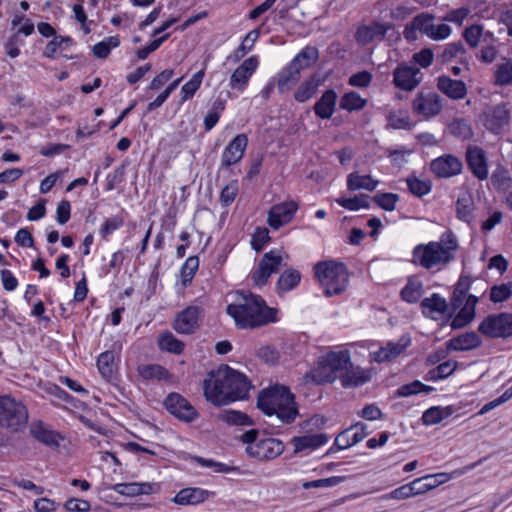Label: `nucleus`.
<instances>
[{
  "label": "nucleus",
  "instance_id": "f257e3e1",
  "mask_svg": "<svg viewBox=\"0 0 512 512\" xmlns=\"http://www.w3.org/2000/svg\"><path fill=\"white\" fill-rule=\"evenodd\" d=\"M250 388L249 379L227 365L211 371L209 378L203 383L206 400L215 406H223L247 398Z\"/></svg>",
  "mask_w": 512,
  "mask_h": 512
},
{
  "label": "nucleus",
  "instance_id": "f03ea898",
  "mask_svg": "<svg viewBox=\"0 0 512 512\" xmlns=\"http://www.w3.org/2000/svg\"><path fill=\"white\" fill-rule=\"evenodd\" d=\"M238 302L229 304L226 312L238 328L254 329L277 320V309L268 307L264 299L252 293L240 291Z\"/></svg>",
  "mask_w": 512,
  "mask_h": 512
},
{
  "label": "nucleus",
  "instance_id": "7ed1b4c3",
  "mask_svg": "<svg viewBox=\"0 0 512 512\" xmlns=\"http://www.w3.org/2000/svg\"><path fill=\"white\" fill-rule=\"evenodd\" d=\"M459 248L455 234L448 230L439 241L420 244L413 249V256L420 266L425 269L446 267L455 259Z\"/></svg>",
  "mask_w": 512,
  "mask_h": 512
},
{
  "label": "nucleus",
  "instance_id": "20e7f679",
  "mask_svg": "<svg viewBox=\"0 0 512 512\" xmlns=\"http://www.w3.org/2000/svg\"><path fill=\"white\" fill-rule=\"evenodd\" d=\"M257 407L267 416L275 415L284 424L292 423L298 414L294 395L286 386L276 385L262 390Z\"/></svg>",
  "mask_w": 512,
  "mask_h": 512
},
{
  "label": "nucleus",
  "instance_id": "39448f33",
  "mask_svg": "<svg viewBox=\"0 0 512 512\" xmlns=\"http://www.w3.org/2000/svg\"><path fill=\"white\" fill-rule=\"evenodd\" d=\"M315 277L324 288L326 297L339 295L347 288L349 275L342 262L329 260L314 266Z\"/></svg>",
  "mask_w": 512,
  "mask_h": 512
},
{
  "label": "nucleus",
  "instance_id": "423d86ee",
  "mask_svg": "<svg viewBox=\"0 0 512 512\" xmlns=\"http://www.w3.org/2000/svg\"><path fill=\"white\" fill-rule=\"evenodd\" d=\"M28 418V409L21 401L0 394V428L21 432L26 428Z\"/></svg>",
  "mask_w": 512,
  "mask_h": 512
},
{
  "label": "nucleus",
  "instance_id": "0eeeda50",
  "mask_svg": "<svg viewBox=\"0 0 512 512\" xmlns=\"http://www.w3.org/2000/svg\"><path fill=\"white\" fill-rule=\"evenodd\" d=\"M351 362L350 353L347 350L330 352L322 358L316 371L320 382L333 383L336 379H342L347 373V367Z\"/></svg>",
  "mask_w": 512,
  "mask_h": 512
},
{
  "label": "nucleus",
  "instance_id": "6e6552de",
  "mask_svg": "<svg viewBox=\"0 0 512 512\" xmlns=\"http://www.w3.org/2000/svg\"><path fill=\"white\" fill-rule=\"evenodd\" d=\"M488 338H509L512 336V313L502 312L488 315L478 327Z\"/></svg>",
  "mask_w": 512,
  "mask_h": 512
},
{
  "label": "nucleus",
  "instance_id": "1a4fd4ad",
  "mask_svg": "<svg viewBox=\"0 0 512 512\" xmlns=\"http://www.w3.org/2000/svg\"><path fill=\"white\" fill-rule=\"evenodd\" d=\"M163 404L171 415L182 422L191 423L199 417L196 408L179 393L172 392L168 394Z\"/></svg>",
  "mask_w": 512,
  "mask_h": 512
},
{
  "label": "nucleus",
  "instance_id": "9d476101",
  "mask_svg": "<svg viewBox=\"0 0 512 512\" xmlns=\"http://www.w3.org/2000/svg\"><path fill=\"white\" fill-rule=\"evenodd\" d=\"M203 308L200 306H188L179 312L173 322V329L183 335L195 333L203 318Z\"/></svg>",
  "mask_w": 512,
  "mask_h": 512
},
{
  "label": "nucleus",
  "instance_id": "9b49d317",
  "mask_svg": "<svg viewBox=\"0 0 512 512\" xmlns=\"http://www.w3.org/2000/svg\"><path fill=\"white\" fill-rule=\"evenodd\" d=\"M284 451V444L279 439H261L254 445H248L246 452L249 456L259 460H272L281 455Z\"/></svg>",
  "mask_w": 512,
  "mask_h": 512
},
{
  "label": "nucleus",
  "instance_id": "f8f14e48",
  "mask_svg": "<svg viewBox=\"0 0 512 512\" xmlns=\"http://www.w3.org/2000/svg\"><path fill=\"white\" fill-rule=\"evenodd\" d=\"M282 263L280 251H270L263 255L258 268L254 271L252 279L256 286H263L267 283L271 274L278 271Z\"/></svg>",
  "mask_w": 512,
  "mask_h": 512
},
{
  "label": "nucleus",
  "instance_id": "ddd939ff",
  "mask_svg": "<svg viewBox=\"0 0 512 512\" xmlns=\"http://www.w3.org/2000/svg\"><path fill=\"white\" fill-rule=\"evenodd\" d=\"M483 116L485 119V127L493 132L499 131L511 120L510 110L507 103H499L494 106L488 107L484 110Z\"/></svg>",
  "mask_w": 512,
  "mask_h": 512
},
{
  "label": "nucleus",
  "instance_id": "4468645a",
  "mask_svg": "<svg viewBox=\"0 0 512 512\" xmlns=\"http://www.w3.org/2000/svg\"><path fill=\"white\" fill-rule=\"evenodd\" d=\"M412 108L415 113L430 118L441 112L442 99L438 94L433 92H420L413 100Z\"/></svg>",
  "mask_w": 512,
  "mask_h": 512
},
{
  "label": "nucleus",
  "instance_id": "2eb2a0df",
  "mask_svg": "<svg viewBox=\"0 0 512 512\" xmlns=\"http://www.w3.org/2000/svg\"><path fill=\"white\" fill-rule=\"evenodd\" d=\"M297 208L293 201L273 205L268 212V225L273 229H279L292 220Z\"/></svg>",
  "mask_w": 512,
  "mask_h": 512
},
{
  "label": "nucleus",
  "instance_id": "dca6fc26",
  "mask_svg": "<svg viewBox=\"0 0 512 512\" xmlns=\"http://www.w3.org/2000/svg\"><path fill=\"white\" fill-rule=\"evenodd\" d=\"M418 74H420V69L416 66L400 64L393 72V83L397 88L411 91L415 89L421 81L420 78L417 77Z\"/></svg>",
  "mask_w": 512,
  "mask_h": 512
},
{
  "label": "nucleus",
  "instance_id": "f3484780",
  "mask_svg": "<svg viewBox=\"0 0 512 512\" xmlns=\"http://www.w3.org/2000/svg\"><path fill=\"white\" fill-rule=\"evenodd\" d=\"M248 138L245 134H238L226 146L222 158L221 168H228L233 164L239 162L247 147Z\"/></svg>",
  "mask_w": 512,
  "mask_h": 512
},
{
  "label": "nucleus",
  "instance_id": "a211bd4d",
  "mask_svg": "<svg viewBox=\"0 0 512 512\" xmlns=\"http://www.w3.org/2000/svg\"><path fill=\"white\" fill-rule=\"evenodd\" d=\"M430 168L438 177L448 178L461 172L462 163L453 155H445L434 159Z\"/></svg>",
  "mask_w": 512,
  "mask_h": 512
},
{
  "label": "nucleus",
  "instance_id": "6ab92c4d",
  "mask_svg": "<svg viewBox=\"0 0 512 512\" xmlns=\"http://www.w3.org/2000/svg\"><path fill=\"white\" fill-rule=\"evenodd\" d=\"M391 28V24H382L379 22H373L371 25H361L356 31L355 39L358 44L366 46L376 37L383 39L387 31Z\"/></svg>",
  "mask_w": 512,
  "mask_h": 512
},
{
  "label": "nucleus",
  "instance_id": "aec40b11",
  "mask_svg": "<svg viewBox=\"0 0 512 512\" xmlns=\"http://www.w3.org/2000/svg\"><path fill=\"white\" fill-rule=\"evenodd\" d=\"M466 161L474 176L479 180L488 177L487 161L483 149L469 147L466 152Z\"/></svg>",
  "mask_w": 512,
  "mask_h": 512
},
{
  "label": "nucleus",
  "instance_id": "412c9836",
  "mask_svg": "<svg viewBox=\"0 0 512 512\" xmlns=\"http://www.w3.org/2000/svg\"><path fill=\"white\" fill-rule=\"evenodd\" d=\"M257 59L255 57L247 58L236 68L230 77V86L232 89L242 90L248 83L249 78L257 68Z\"/></svg>",
  "mask_w": 512,
  "mask_h": 512
},
{
  "label": "nucleus",
  "instance_id": "4be33fe9",
  "mask_svg": "<svg viewBox=\"0 0 512 512\" xmlns=\"http://www.w3.org/2000/svg\"><path fill=\"white\" fill-rule=\"evenodd\" d=\"M29 432L38 442L48 447L57 448L59 446V435L40 420L30 424Z\"/></svg>",
  "mask_w": 512,
  "mask_h": 512
},
{
  "label": "nucleus",
  "instance_id": "5701e85b",
  "mask_svg": "<svg viewBox=\"0 0 512 512\" xmlns=\"http://www.w3.org/2000/svg\"><path fill=\"white\" fill-rule=\"evenodd\" d=\"M437 87L443 94L453 100L463 99L467 94V88L463 81L454 80L445 75L438 77Z\"/></svg>",
  "mask_w": 512,
  "mask_h": 512
},
{
  "label": "nucleus",
  "instance_id": "b1692460",
  "mask_svg": "<svg viewBox=\"0 0 512 512\" xmlns=\"http://www.w3.org/2000/svg\"><path fill=\"white\" fill-rule=\"evenodd\" d=\"M212 492L201 488H184L181 489L173 498V502L177 505H196L204 502Z\"/></svg>",
  "mask_w": 512,
  "mask_h": 512
},
{
  "label": "nucleus",
  "instance_id": "393cba45",
  "mask_svg": "<svg viewBox=\"0 0 512 512\" xmlns=\"http://www.w3.org/2000/svg\"><path fill=\"white\" fill-rule=\"evenodd\" d=\"M481 344V338L473 331L453 337L446 342L447 349L452 351H468L478 348Z\"/></svg>",
  "mask_w": 512,
  "mask_h": 512
},
{
  "label": "nucleus",
  "instance_id": "a878e982",
  "mask_svg": "<svg viewBox=\"0 0 512 512\" xmlns=\"http://www.w3.org/2000/svg\"><path fill=\"white\" fill-rule=\"evenodd\" d=\"M478 302V297L469 295L466 298L465 305L460 309L457 315L451 322L453 329H460L468 325L475 317V307Z\"/></svg>",
  "mask_w": 512,
  "mask_h": 512
},
{
  "label": "nucleus",
  "instance_id": "bb28decb",
  "mask_svg": "<svg viewBox=\"0 0 512 512\" xmlns=\"http://www.w3.org/2000/svg\"><path fill=\"white\" fill-rule=\"evenodd\" d=\"M337 94L334 90H327L314 105L315 114L321 119H329L334 113Z\"/></svg>",
  "mask_w": 512,
  "mask_h": 512
},
{
  "label": "nucleus",
  "instance_id": "cd10ccee",
  "mask_svg": "<svg viewBox=\"0 0 512 512\" xmlns=\"http://www.w3.org/2000/svg\"><path fill=\"white\" fill-rule=\"evenodd\" d=\"M113 490L119 494L133 497L143 494H152L155 491V485L152 483H118L113 486Z\"/></svg>",
  "mask_w": 512,
  "mask_h": 512
},
{
  "label": "nucleus",
  "instance_id": "c85d7f7f",
  "mask_svg": "<svg viewBox=\"0 0 512 512\" xmlns=\"http://www.w3.org/2000/svg\"><path fill=\"white\" fill-rule=\"evenodd\" d=\"M410 340L401 338L399 342H389L386 347L380 348L374 353V360L378 363L390 361L399 356L409 345Z\"/></svg>",
  "mask_w": 512,
  "mask_h": 512
},
{
  "label": "nucleus",
  "instance_id": "c756f323",
  "mask_svg": "<svg viewBox=\"0 0 512 512\" xmlns=\"http://www.w3.org/2000/svg\"><path fill=\"white\" fill-rule=\"evenodd\" d=\"M370 379V374L367 371L360 367H354L352 362H350L349 367H347V373L341 379V384L345 388L358 387L367 383Z\"/></svg>",
  "mask_w": 512,
  "mask_h": 512
},
{
  "label": "nucleus",
  "instance_id": "7c9ffc66",
  "mask_svg": "<svg viewBox=\"0 0 512 512\" xmlns=\"http://www.w3.org/2000/svg\"><path fill=\"white\" fill-rule=\"evenodd\" d=\"M327 435L324 433L294 437L291 442L294 445L295 453L305 449H316L327 442Z\"/></svg>",
  "mask_w": 512,
  "mask_h": 512
},
{
  "label": "nucleus",
  "instance_id": "2f4dec72",
  "mask_svg": "<svg viewBox=\"0 0 512 512\" xmlns=\"http://www.w3.org/2000/svg\"><path fill=\"white\" fill-rule=\"evenodd\" d=\"M300 70L289 64L278 75L277 88L280 93L289 91L299 80Z\"/></svg>",
  "mask_w": 512,
  "mask_h": 512
},
{
  "label": "nucleus",
  "instance_id": "473e14b6",
  "mask_svg": "<svg viewBox=\"0 0 512 512\" xmlns=\"http://www.w3.org/2000/svg\"><path fill=\"white\" fill-rule=\"evenodd\" d=\"M217 418L228 425L233 426H250L254 424L252 419L246 413L232 409L222 410L218 414Z\"/></svg>",
  "mask_w": 512,
  "mask_h": 512
},
{
  "label": "nucleus",
  "instance_id": "72a5a7b5",
  "mask_svg": "<svg viewBox=\"0 0 512 512\" xmlns=\"http://www.w3.org/2000/svg\"><path fill=\"white\" fill-rule=\"evenodd\" d=\"M423 314L434 318V314H443L447 309V302L444 298L434 293L431 297L425 298L421 302Z\"/></svg>",
  "mask_w": 512,
  "mask_h": 512
},
{
  "label": "nucleus",
  "instance_id": "f704fd0d",
  "mask_svg": "<svg viewBox=\"0 0 512 512\" xmlns=\"http://www.w3.org/2000/svg\"><path fill=\"white\" fill-rule=\"evenodd\" d=\"M321 83L322 80L316 75L312 76L308 80H305L294 93L295 100L301 103L307 101L316 93Z\"/></svg>",
  "mask_w": 512,
  "mask_h": 512
},
{
  "label": "nucleus",
  "instance_id": "c9c22d12",
  "mask_svg": "<svg viewBox=\"0 0 512 512\" xmlns=\"http://www.w3.org/2000/svg\"><path fill=\"white\" fill-rule=\"evenodd\" d=\"M301 280V274L298 270L287 269L281 273L277 281V290L279 292H288L298 286Z\"/></svg>",
  "mask_w": 512,
  "mask_h": 512
},
{
  "label": "nucleus",
  "instance_id": "e433bc0d",
  "mask_svg": "<svg viewBox=\"0 0 512 512\" xmlns=\"http://www.w3.org/2000/svg\"><path fill=\"white\" fill-rule=\"evenodd\" d=\"M471 283L472 278L470 276H461L459 278L451 297V306L454 308V310L460 308L463 305V301L470 289Z\"/></svg>",
  "mask_w": 512,
  "mask_h": 512
},
{
  "label": "nucleus",
  "instance_id": "4c0bfd02",
  "mask_svg": "<svg viewBox=\"0 0 512 512\" xmlns=\"http://www.w3.org/2000/svg\"><path fill=\"white\" fill-rule=\"evenodd\" d=\"M318 50L315 47L307 46L298 53L290 64L295 65L300 71L312 66L318 59Z\"/></svg>",
  "mask_w": 512,
  "mask_h": 512
},
{
  "label": "nucleus",
  "instance_id": "58836bf2",
  "mask_svg": "<svg viewBox=\"0 0 512 512\" xmlns=\"http://www.w3.org/2000/svg\"><path fill=\"white\" fill-rule=\"evenodd\" d=\"M377 184L378 181L373 180L369 175L360 176L355 173H351L347 179V187L351 191L359 189L373 191L377 187Z\"/></svg>",
  "mask_w": 512,
  "mask_h": 512
},
{
  "label": "nucleus",
  "instance_id": "ea45409f",
  "mask_svg": "<svg viewBox=\"0 0 512 512\" xmlns=\"http://www.w3.org/2000/svg\"><path fill=\"white\" fill-rule=\"evenodd\" d=\"M423 294V284L420 280L410 278L401 291V297L408 303H416Z\"/></svg>",
  "mask_w": 512,
  "mask_h": 512
},
{
  "label": "nucleus",
  "instance_id": "a19ab883",
  "mask_svg": "<svg viewBox=\"0 0 512 512\" xmlns=\"http://www.w3.org/2000/svg\"><path fill=\"white\" fill-rule=\"evenodd\" d=\"M97 367L102 377L111 381L114 374V353L112 351L101 353L97 359Z\"/></svg>",
  "mask_w": 512,
  "mask_h": 512
},
{
  "label": "nucleus",
  "instance_id": "79ce46f5",
  "mask_svg": "<svg viewBox=\"0 0 512 512\" xmlns=\"http://www.w3.org/2000/svg\"><path fill=\"white\" fill-rule=\"evenodd\" d=\"M158 344L162 351L174 354H181L185 347L184 343L177 339L171 332L163 333Z\"/></svg>",
  "mask_w": 512,
  "mask_h": 512
},
{
  "label": "nucleus",
  "instance_id": "37998d69",
  "mask_svg": "<svg viewBox=\"0 0 512 512\" xmlns=\"http://www.w3.org/2000/svg\"><path fill=\"white\" fill-rule=\"evenodd\" d=\"M451 414L450 408L433 406L427 409L422 416L423 423L426 425H435L447 418Z\"/></svg>",
  "mask_w": 512,
  "mask_h": 512
},
{
  "label": "nucleus",
  "instance_id": "c03bdc74",
  "mask_svg": "<svg viewBox=\"0 0 512 512\" xmlns=\"http://www.w3.org/2000/svg\"><path fill=\"white\" fill-rule=\"evenodd\" d=\"M505 61L497 65L495 71V84L499 86L512 85V60Z\"/></svg>",
  "mask_w": 512,
  "mask_h": 512
},
{
  "label": "nucleus",
  "instance_id": "a18cd8bd",
  "mask_svg": "<svg viewBox=\"0 0 512 512\" xmlns=\"http://www.w3.org/2000/svg\"><path fill=\"white\" fill-rule=\"evenodd\" d=\"M365 105L366 100L354 91L345 93L340 100V108L350 112L360 110Z\"/></svg>",
  "mask_w": 512,
  "mask_h": 512
},
{
  "label": "nucleus",
  "instance_id": "49530a36",
  "mask_svg": "<svg viewBox=\"0 0 512 512\" xmlns=\"http://www.w3.org/2000/svg\"><path fill=\"white\" fill-rule=\"evenodd\" d=\"M434 388L428 385L423 384L419 380H415L411 383L405 384L398 388L395 392L397 397H408L411 395L418 394L420 392L429 393L433 391Z\"/></svg>",
  "mask_w": 512,
  "mask_h": 512
},
{
  "label": "nucleus",
  "instance_id": "de8ad7c7",
  "mask_svg": "<svg viewBox=\"0 0 512 512\" xmlns=\"http://www.w3.org/2000/svg\"><path fill=\"white\" fill-rule=\"evenodd\" d=\"M449 131L452 135L462 140L470 139L473 136L471 126L464 119L460 118L454 119L449 124Z\"/></svg>",
  "mask_w": 512,
  "mask_h": 512
},
{
  "label": "nucleus",
  "instance_id": "09e8293b",
  "mask_svg": "<svg viewBox=\"0 0 512 512\" xmlns=\"http://www.w3.org/2000/svg\"><path fill=\"white\" fill-rule=\"evenodd\" d=\"M198 267L199 259L197 256H190L186 259L180 271L183 286H187L191 283Z\"/></svg>",
  "mask_w": 512,
  "mask_h": 512
},
{
  "label": "nucleus",
  "instance_id": "8fccbe9b",
  "mask_svg": "<svg viewBox=\"0 0 512 512\" xmlns=\"http://www.w3.org/2000/svg\"><path fill=\"white\" fill-rule=\"evenodd\" d=\"M369 196L366 194H361L359 196H355L353 198H338L336 202L343 208L356 211L360 208H368Z\"/></svg>",
  "mask_w": 512,
  "mask_h": 512
},
{
  "label": "nucleus",
  "instance_id": "3c124183",
  "mask_svg": "<svg viewBox=\"0 0 512 512\" xmlns=\"http://www.w3.org/2000/svg\"><path fill=\"white\" fill-rule=\"evenodd\" d=\"M511 181L509 171L503 166H498L492 173L491 182L498 190H505L509 188Z\"/></svg>",
  "mask_w": 512,
  "mask_h": 512
},
{
  "label": "nucleus",
  "instance_id": "603ef678",
  "mask_svg": "<svg viewBox=\"0 0 512 512\" xmlns=\"http://www.w3.org/2000/svg\"><path fill=\"white\" fill-rule=\"evenodd\" d=\"M138 372L145 380L163 379L168 374V371L164 367L155 364L140 366Z\"/></svg>",
  "mask_w": 512,
  "mask_h": 512
},
{
  "label": "nucleus",
  "instance_id": "864d4df0",
  "mask_svg": "<svg viewBox=\"0 0 512 512\" xmlns=\"http://www.w3.org/2000/svg\"><path fill=\"white\" fill-rule=\"evenodd\" d=\"M457 366V361L448 360L440 363L435 369L429 371L428 374L432 380L443 379L450 376L456 370Z\"/></svg>",
  "mask_w": 512,
  "mask_h": 512
},
{
  "label": "nucleus",
  "instance_id": "5fc2aeb1",
  "mask_svg": "<svg viewBox=\"0 0 512 512\" xmlns=\"http://www.w3.org/2000/svg\"><path fill=\"white\" fill-rule=\"evenodd\" d=\"M204 70H200L193 75V77L182 86L183 97L182 100L193 97L196 91L199 89L202 80L204 78Z\"/></svg>",
  "mask_w": 512,
  "mask_h": 512
},
{
  "label": "nucleus",
  "instance_id": "6e6d98bb",
  "mask_svg": "<svg viewBox=\"0 0 512 512\" xmlns=\"http://www.w3.org/2000/svg\"><path fill=\"white\" fill-rule=\"evenodd\" d=\"M465 51V47L461 41L450 43L444 48L442 53L438 56V59L442 63H447L458 55L464 54Z\"/></svg>",
  "mask_w": 512,
  "mask_h": 512
},
{
  "label": "nucleus",
  "instance_id": "4d7b16f0",
  "mask_svg": "<svg viewBox=\"0 0 512 512\" xmlns=\"http://www.w3.org/2000/svg\"><path fill=\"white\" fill-rule=\"evenodd\" d=\"M398 200L399 195L394 193H377L373 197V201L386 211H393Z\"/></svg>",
  "mask_w": 512,
  "mask_h": 512
},
{
  "label": "nucleus",
  "instance_id": "13d9d810",
  "mask_svg": "<svg viewBox=\"0 0 512 512\" xmlns=\"http://www.w3.org/2000/svg\"><path fill=\"white\" fill-rule=\"evenodd\" d=\"M345 480V477L343 476H333L329 478H323L313 481H307L302 484L303 489L308 490L311 488H326V487H333L340 483H342Z\"/></svg>",
  "mask_w": 512,
  "mask_h": 512
},
{
  "label": "nucleus",
  "instance_id": "bf43d9fd",
  "mask_svg": "<svg viewBox=\"0 0 512 512\" xmlns=\"http://www.w3.org/2000/svg\"><path fill=\"white\" fill-rule=\"evenodd\" d=\"M512 295V284L495 285L490 291V300L494 303L506 301Z\"/></svg>",
  "mask_w": 512,
  "mask_h": 512
},
{
  "label": "nucleus",
  "instance_id": "052dcab7",
  "mask_svg": "<svg viewBox=\"0 0 512 512\" xmlns=\"http://www.w3.org/2000/svg\"><path fill=\"white\" fill-rule=\"evenodd\" d=\"M238 191L239 187L236 180L225 185L220 193V202L222 206H229L235 200Z\"/></svg>",
  "mask_w": 512,
  "mask_h": 512
},
{
  "label": "nucleus",
  "instance_id": "680f3d73",
  "mask_svg": "<svg viewBox=\"0 0 512 512\" xmlns=\"http://www.w3.org/2000/svg\"><path fill=\"white\" fill-rule=\"evenodd\" d=\"M434 16L426 13H421L414 17L413 25L414 28H418L422 34L428 35L433 30Z\"/></svg>",
  "mask_w": 512,
  "mask_h": 512
},
{
  "label": "nucleus",
  "instance_id": "e2e57ef3",
  "mask_svg": "<svg viewBox=\"0 0 512 512\" xmlns=\"http://www.w3.org/2000/svg\"><path fill=\"white\" fill-rule=\"evenodd\" d=\"M407 185L409 191L418 197L428 194L431 190V185L428 182L422 181L416 177L408 178Z\"/></svg>",
  "mask_w": 512,
  "mask_h": 512
},
{
  "label": "nucleus",
  "instance_id": "0e129e2a",
  "mask_svg": "<svg viewBox=\"0 0 512 512\" xmlns=\"http://www.w3.org/2000/svg\"><path fill=\"white\" fill-rule=\"evenodd\" d=\"M482 33L483 27L481 25L474 24L464 30L463 37L470 47L475 48L479 44Z\"/></svg>",
  "mask_w": 512,
  "mask_h": 512
},
{
  "label": "nucleus",
  "instance_id": "69168bd1",
  "mask_svg": "<svg viewBox=\"0 0 512 512\" xmlns=\"http://www.w3.org/2000/svg\"><path fill=\"white\" fill-rule=\"evenodd\" d=\"M269 240V230L266 227H258L252 236L251 245L255 251L260 252Z\"/></svg>",
  "mask_w": 512,
  "mask_h": 512
},
{
  "label": "nucleus",
  "instance_id": "338daca9",
  "mask_svg": "<svg viewBox=\"0 0 512 512\" xmlns=\"http://www.w3.org/2000/svg\"><path fill=\"white\" fill-rule=\"evenodd\" d=\"M258 37V32L256 30L250 31L235 51L234 56L236 59H241L253 46V43Z\"/></svg>",
  "mask_w": 512,
  "mask_h": 512
},
{
  "label": "nucleus",
  "instance_id": "774afa93",
  "mask_svg": "<svg viewBox=\"0 0 512 512\" xmlns=\"http://www.w3.org/2000/svg\"><path fill=\"white\" fill-rule=\"evenodd\" d=\"M371 81L372 74L369 71L364 70L353 74L349 78L348 83L354 87L366 88L370 85Z\"/></svg>",
  "mask_w": 512,
  "mask_h": 512
}]
</instances>
